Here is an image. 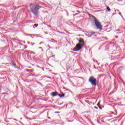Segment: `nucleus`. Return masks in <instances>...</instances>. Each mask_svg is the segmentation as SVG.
<instances>
[{"mask_svg":"<svg viewBox=\"0 0 125 125\" xmlns=\"http://www.w3.org/2000/svg\"><path fill=\"white\" fill-rule=\"evenodd\" d=\"M40 8H42V6L40 5V4H36L34 5L33 8L30 9V11H31L32 13L35 15V16H39L40 12L39 10Z\"/></svg>","mask_w":125,"mask_h":125,"instance_id":"1","label":"nucleus"},{"mask_svg":"<svg viewBox=\"0 0 125 125\" xmlns=\"http://www.w3.org/2000/svg\"><path fill=\"white\" fill-rule=\"evenodd\" d=\"M89 83L93 86H96L97 85V80L96 78L93 76H91L89 78Z\"/></svg>","mask_w":125,"mask_h":125,"instance_id":"2","label":"nucleus"},{"mask_svg":"<svg viewBox=\"0 0 125 125\" xmlns=\"http://www.w3.org/2000/svg\"><path fill=\"white\" fill-rule=\"evenodd\" d=\"M94 22L95 23V26L97 27V29H99L100 30H102V25L101 23L98 21L96 18L94 19Z\"/></svg>","mask_w":125,"mask_h":125,"instance_id":"3","label":"nucleus"},{"mask_svg":"<svg viewBox=\"0 0 125 125\" xmlns=\"http://www.w3.org/2000/svg\"><path fill=\"white\" fill-rule=\"evenodd\" d=\"M84 45V44L78 43L77 44V47L73 49L74 51H79L82 49V47Z\"/></svg>","mask_w":125,"mask_h":125,"instance_id":"4","label":"nucleus"},{"mask_svg":"<svg viewBox=\"0 0 125 125\" xmlns=\"http://www.w3.org/2000/svg\"><path fill=\"white\" fill-rule=\"evenodd\" d=\"M51 96H53V97H54L55 96H57L58 95V92L57 91L53 92L51 93Z\"/></svg>","mask_w":125,"mask_h":125,"instance_id":"5","label":"nucleus"},{"mask_svg":"<svg viewBox=\"0 0 125 125\" xmlns=\"http://www.w3.org/2000/svg\"><path fill=\"white\" fill-rule=\"evenodd\" d=\"M58 96H59L61 98H62V97H64L65 96V94H60L58 93Z\"/></svg>","mask_w":125,"mask_h":125,"instance_id":"6","label":"nucleus"},{"mask_svg":"<svg viewBox=\"0 0 125 125\" xmlns=\"http://www.w3.org/2000/svg\"><path fill=\"white\" fill-rule=\"evenodd\" d=\"M80 40H79V42L80 43H83L82 44H84V42L83 41V39H82L80 38Z\"/></svg>","mask_w":125,"mask_h":125,"instance_id":"7","label":"nucleus"},{"mask_svg":"<svg viewBox=\"0 0 125 125\" xmlns=\"http://www.w3.org/2000/svg\"><path fill=\"white\" fill-rule=\"evenodd\" d=\"M24 54H25V56H27V57L29 56V51H24Z\"/></svg>","mask_w":125,"mask_h":125,"instance_id":"8","label":"nucleus"},{"mask_svg":"<svg viewBox=\"0 0 125 125\" xmlns=\"http://www.w3.org/2000/svg\"><path fill=\"white\" fill-rule=\"evenodd\" d=\"M52 42H54V43H56L57 42V41L54 40L53 39H52Z\"/></svg>","mask_w":125,"mask_h":125,"instance_id":"9","label":"nucleus"},{"mask_svg":"<svg viewBox=\"0 0 125 125\" xmlns=\"http://www.w3.org/2000/svg\"><path fill=\"white\" fill-rule=\"evenodd\" d=\"M106 9L108 10V11L110 12L111 11V9H110V7H107Z\"/></svg>","mask_w":125,"mask_h":125,"instance_id":"10","label":"nucleus"},{"mask_svg":"<svg viewBox=\"0 0 125 125\" xmlns=\"http://www.w3.org/2000/svg\"><path fill=\"white\" fill-rule=\"evenodd\" d=\"M90 35H91V37H92V36H94V35H95V32L91 33Z\"/></svg>","mask_w":125,"mask_h":125,"instance_id":"11","label":"nucleus"},{"mask_svg":"<svg viewBox=\"0 0 125 125\" xmlns=\"http://www.w3.org/2000/svg\"><path fill=\"white\" fill-rule=\"evenodd\" d=\"M86 36H87V37H88V38H91V34H88V35H86Z\"/></svg>","mask_w":125,"mask_h":125,"instance_id":"12","label":"nucleus"},{"mask_svg":"<svg viewBox=\"0 0 125 125\" xmlns=\"http://www.w3.org/2000/svg\"><path fill=\"white\" fill-rule=\"evenodd\" d=\"M38 26H39V24H34V27H38Z\"/></svg>","mask_w":125,"mask_h":125,"instance_id":"13","label":"nucleus"},{"mask_svg":"<svg viewBox=\"0 0 125 125\" xmlns=\"http://www.w3.org/2000/svg\"><path fill=\"white\" fill-rule=\"evenodd\" d=\"M12 66H13V67H15V66H16V64H15L14 63H12Z\"/></svg>","mask_w":125,"mask_h":125,"instance_id":"14","label":"nucleus"},{"mask_svg":"<svg viewBox=\"0 0 125 125\" xmlns=\"http://www.w3.org/2000/svg\"><path fill=\"white\" fill-rule=\"evenodd\" d=\"M47 46H48V47H49V48H51V49L52 48V47H50V46H49V45H48Z\"/></svg>","mask_w":125,"mask_h":125,"instance_id":"15","label":"nucleus"},{"mask_svg":"<svg viewBox=\"0 0 125 125\" xmlns=\"http://www.w3.org/2000/svg\"><path fill=\"white\" fill-rule=\"evenodd\" d=\"M26 36H27V37H28V36H31V34H26Z\"/></svg>","mask_w":125,"mask_h":125,"instance_id":"16","label":"nucleus"},{"mask_svg":"<svg viewBox=\"0 0 125 125\" xmlns=\"http://www.w3.org/2000/svg\"><path fill=\"white\" fill-rule=\"evenodd\" d=\"M33 54H36V53H35L34 52H31V54H33Z\"/></svg>","mask_w":125,"mask_h":125,"instance_id":"17","label":"nucleus"},{"mask_svg":"<svg viewBox=\"0 0 125 125\" xmlns=\"http://www.w3.org/2000/svg\"><path fill=\"white\" fill-rule=\"evenodd\" d=\"M99 108L100 109V110H102V107L101 106H99Z\"/></svg>","mask_w":125,"mask_h":125,"instance_id":"18","label":"nucleus"},{"mask_svg":"<svg viewBox=\"0 0 125 125\" xmlns=\"http://www.w3.org/2000/svg\"><path fill=\"white\" fill-rule=\"evenodd\" d=\"M97 106H98V107H100V105H99V103L97 104Z\"/></svg>","mask_w":125,"mask_h":125,"instance_id":"19","label":"nucleus"},{"mask_svg":"<svg viewBox=\"0 0 125 125\" xmlns=\"http://www.w3.org/2000/svg\"><path fill=\"white\" fill-rule=\"evenodd\" d=\"M94 108H95V109H98V107H96V106H94Z\"/></svg>","mask_w":125,"mask_h":125,"instance_id":"20","label":"nucleus"},{"mask_svg":"<svg viewBox=\"0 0 125 125\" xmlns=\"http://www.w3.org/2000/svg\"><path fill=\"white\" fill-rule=\"evenodd\" d=\"M94 62H95V63H97V61H95V60H94Z\"/></svg>","mask_w":125,"mask_h":125,"instance_id":"21","label":"nucleus"},{"mask_svg":"<svg viewBox=\"0 0 125 125\" xmlns=\"http://www.w3.org/2000/svg\"><path fill=\"white\" fill-rule=\"evenodd\" d=\"M63 102L62 103H61V104H59V105H62V104H63Z\"/></svg>","mask_w":125,"mask_h":125,"instance_id":"22","label":"nucleus"},{"mask_svg":"<svg viewBox=\"0 0 125 125\" xmlns=\"http://www.w3.org/2000/svg\"><path fill=\"white\" fill-rule=\"evenodd\" d=\"M45 34L46 35H47V34H48V33H47V32H45Z\"/></svg>","mask_w":125,"mask_h":125,"instance_id":"23","label":"nucleus"},{"mask_svg":"<svg viewBox=\"0 0 125 125\" xmlns=\"http://www.w3.org/2000/svg\"><path fill=\"white\" fill-rule=\"evenodd\" d=\"M34 44H35V43H33L31 45L33 46V45H34Z\"/></svg>","mask_w":125,"mask_h":125,"instance_id":"24","label":"nucleus"},{"mask_svg":"<svg viewBox=\"0 0 125 125\" xmlns=\"http://www.w3.org/2000/svg\"><path fill=\"white\" fill-rule=\"evenodd\" d=\"M42 44V42H40V43H39V44Z\"/></svg>","mask_w":125,"mask_h":125,"instance_id":"25","label":"nucleus"},{"mask_svg":"<svg viewBox=\"0 0 125 125\" xmlns=\"http://www.w3.org/2000/svg\"><path fill=\"white\" fill-rule=\"evenodd\" d=\"M31 37L32 39H34V37H32V36H30Z\"/></svg>","mask_w":125,"mask_h":125,"instance_id":"26","label":"nucleus"},{"mask_svg":"<svg viewBox=\"0 0 125 125\" xmlns=\"http://www.w3.org/2000/svg\"><path fill=\"white\" fill-rule=\"evenodd\" d=\"M28 44H30V42H27Z\"/></svg>","mask_w":125,"mask_h":125,"instance_id":"27","label":"nucleus"},{"mask_svg":"<svg viewBox=\"0 0 125 125\" xmlns=\"http://www.w3.org/2000/svg\"><path fill=\"white\" fill-rule=\"evenodd\" d=\"M39 48H40V49H41V48H42V47H39Z\"/></svg>","mask_w":125,"mask_h":125,"instance_id":"28","label":"nucleus"},{"mask_svg":"<svg viewBox=\"0 0 125 125\" xmlns=\"http://www.w3.org/2000/svg\"><path fill=\"white\" fill-rule=\"evenodd\" d=\"M52 57H55V56L53 55L52 56Z\"/></svg>","mask_w":125,"mask_h":125,"instance_id":"29","label":"nucleus"},{"mask_svg":"<svg viewBox=\"0 0 125 125\" xmlns=\"http://www.w3.org/2000/svg\"><path fill=\"white\" fill-rule=\"evenodd\" d=\"M116 39H118V36H116Z\"/></svg>","mask_w":125,"mask_h":125,"instance_id":"30","label":"nucleus"},{"mask_svg":"<svg viewBox=\"0 0 125 125\" xmlns=\"http://www.w3.org/2000/svg\"><path fill=\"white\" fill-rule=\"evenodd\" d=\"M56 113H57V114L59 113V112H56Z\"/></svg>","mask_w":125,"mask_h":125,"instance_id":"31","label":"nucleus"},{"mask_svg":"<svg viewBox=\"0 0 125 125\" xmlns=\"http://www.w3.org/2000/svg\"><path fill=\"white\" fill-rule=\"evenodd\" d=\"M14 120L15 121H17V120H16V119H14Z\"/></svg>","mask_w":125,"mask_h":125,"instance_id":"32","label":"nucleus"},{"mask_svg":"<svg viewBox=\"0 0 125 125\" xmlns=\"http://www.w3.org/2000/svg\"><path fill=\"white\" fill-rule=\"evenodd\" d=\"M48 119H50V117H48Z\"/></svg>","mask_w":125,"mask_h":125,"instance_id":"33","label":"nucleus"},{"mask_svg":"<svg viewBox=\"0 0 125 125\" xmlns=\"http://www.w3.org/2000/svg\"><path fill=\"white\" fill-rule=\"evenodd\" d=\"M119 14H120V15H121V13H119Z\"/></svg>","mask_w":125,"mask_h":125,"instance_id":"34","label":"nucleus"},{"mask_svg":"<svg viewBox=\"0 0 125 125\" xmlns=\"http://www.w3.org/2000/svg\"><path fill=\"white\" fill-rule=\"evenodd\" d=\"M24 48L26 49V48H27V47H25Z\"/></svg>","mask_w":125,"mask_h":125,"instance_id":"35","label":"nucleus"},{"mask_svg":"<svg viewBox=\"0 0 125 125\" xmlns=\"http://www.w3.org/2000/svg\"><path fill=\"white\" fill-rule=\"evenodd\" d=\"M118 0V1H120V0Z\"/></svg>","mask_w":125,"mask_h":125,"instance_id":"36","label":"nucleus"},{"mask_svg":"<svg viewBox=\"0 0 125 125\" xmlns=\"http://www.w3.org/2000/svg\"><path fill=\"white\" fill-rule=\"evenodd\" d=\"M43 50V49L42 50V51Z\"/></svg>","mask_w":125,"mask_h":125,"instance_id":"37","label":"nucleus"}]
</instances>
